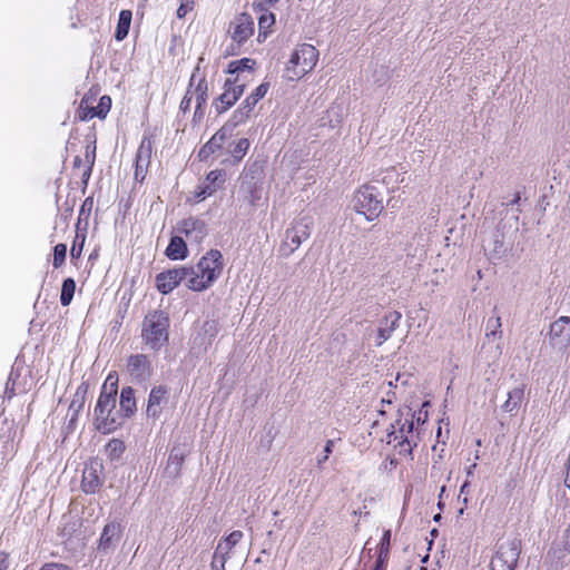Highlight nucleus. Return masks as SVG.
I'll return each instance as SVG.
<instances>
[{
	"label": "nucleus",
	"instance_id": "052dcab7",
	"mask_svg": "<svg viewBox=\"0 0 570 570\" xmlns=\"http://www.w3.org/2000/svg\"><path fill=\"white\" fill-rule=\"evenodd\" d=\"M83 163L86 164L85 158L82 159L80 156H76L73 159V167L80 168L83 165Z\"/></svg>",
	"mask_w": 570,
	"mask_h": 570
},
{
	"label": "nucleus",
	"instance_id": "ddd939ff",
	"mask_svg": "<svg viewBox=\"0 0 570 570\" xmlns=\"http://www.w3.org/2000/svg\"><path fill=\"white\" fill-rule=\"evenodd\" d=\"M178 233L195 244H200L207 236L208 229L206 223L197 217H188L183 219L177 226Z\"/></svg>",
	"mask_w": 570,
	"mask_h": 570
},
{
	"label": "nucleus",
	"instance_id": "864d4df0",
	"mask_svg": "<svg viewBox=\"0 0 570 570\" xmlns=\"http://www.w3.org/2000/svg\"><path fill=\"white\" fill-rule=\"evenodd\" d=\"M148 167L141 165H135V179L139 183L144 181Z\"/></svg>",
	"mask_w": 570,
	"mask_h": 570
},
{
	"label": "nucleus",
	"instance_id": "bb28decb",
	"mask_svg": "<svg viewBox=\"0 0 570 570\" xmlns=\"http://www.w3.org/2000/svg\"><path fill=\"white\" fill-rule=\"evenodd\" d=\"M219 333V324L216 320H207L203 323L199 332V337L202 340L200 344L205 346H210L217 334Z\"/></svg>",
	"mask_w": 570,
	"mask_h": 570
},
{
	"label": "nucleus",
	"instance_id": "412c9836",
	"mask_svg": "<svg viewBox=\"0 0 570 570\" xmlns=\"http://www.w3.org/2000/svg\"><path fill=\"white\" fill-rule=\"evenodd\" d=\"M230 135L222 127L198 151L199 160H206L210 155L220 150Z\"/></svg>",
	"mask_w": 570,
	"mask_h": 570
},
{
	"label": "nucleus",
	"instance_id": "774afa93",
	"mask_svg": "<svg viewBox=\"0 0 570 570\" xmlns=\"http://www.w3.org/2000/svg\"><path fill=\"white\" fill-rule=\"evenodd\" d=\"M440 519H441V515H440V514H436V515L434 517V520H435V521H439Z\"/></svg>",
	"mask_w": 570,
	"mask_h": 570
},
{
	"label": "nucleus",
	"instance_id": "7c9ffc66",
	"mask_svg": "<svg viewBox=\"0 0 570 570\" xmlns=\"http://www.w3.org/2000/svg\"><path fill=\"white\" fill-rule=\"evenodd\" d=\"M111 107V99L109 96H102L96 107L89 108L85 114L83 119H92L95 117L105 118Z\"/></svg>",
	"mask_w": 570,
	"mask_h": 570
},
{
	"label": "nucleus",
	"instance_id": "4be33fe9",
	"mask_svg": "<svg viewBox=\"0 0 570 570\" xmlns=\"http://www.w3.org/2000/svg\"><path fill=\"white\" fill-rule=\"evenodd\" d=\"M121 420L131 417L136 412L135 391L131 386H125L120 392L119 400Z\"/></svg>",
	"mask_w": 570,
	"mask_h": 570
},
{
	"label": "nucleus",
	"instance_id": "79ce46f5",
	"mask_svg": "<svg viewBox=\"0 0 570 570\" xmlns=\"http://www.w3.org/2000/svg\"><path fill=\"white\" fill-rule=\"evenodd\" d=\"M125 443L119 439L110 440L106 445V452L109 458L118 459L125 452Z\"/></svg>",
	"mask_w": 570,
	"mask_h": 570
},
{
	"label": "nucleus",
	"instance_id": "a19ab883",
	"mask_svg": "<svg viewBox=\"0 0 570 570\" xmlns=\"http://www.w3.org/2000/svg\"><path fill=\"white\" fill-rule=\"evenodd\" d=\"M501 326H502V324H501L500 316L489 318L488 323H487V332H485L487 338L488 340L497 338V337L500 338L502 336Z\"/></svg>",
	"mask_w": 570,
	"mask_h": 570
},
{
	"label": "nucleus",
	"instance_id": "de8ad7c7",
	"mask_svg": "<svg viewBox=\"0 0 570 570\" xmlns=\"http://www.w3.org/2000/svg\"><path fill=\"white\" fill-rule=\"evenodd\" d=\"M179 1H180V4L177 9L176 14L179 19H183L186 17V14L188 12H190L194 9L195 2H194V0H179Z\"/></svg>",
	"mask_w": 570,
	"mask_h": 570
},
{
	"label": "nucleus",
	"instance_id": "09e8293b",
	"mask_svg": "<svg viewBox=\"0 0 570 570\" xmlns=\"http://www.w3.org/2000/svg\"><path fill=\"white\" fill-rule=\"evenodd\" d=\"M390 541H391V530H385L380 543L379 554L387 556L390 553Z\"/></svg>",
	"mask_w": 570,
	"mask_h": 570
},
{
	"label": "nucleus",
	"instance_id": "bf43d9fd",
	"mask_svg": "<svg viewBox=\"0 0 570 570\" xmlns=\"http://www.w3.org/2000/svg\"><path fill=\"white\" fill-rule=\"evenodd\" d=\"M205 110L203 106H195L194 120L203 119Z\"/></svg>",
	"mask_w": 570,
	"mask_h": 570
},
{
	"label": "nucleus",
	"instance_id": "13d9d810",
	"mask_svg": "<svg viewBox=\"0 0 570 570\" xmlns=\"http://www.w3.org/2000/svg\"><path fill=\"white\" fill-rule=\"evenodd\" d=\"M9 567V557L6 552H0V570H7Z\"/></svg>",
	"mask_w": 570,
	"mask_h": 570
},
{
	"label": "nucleus",
	"instance_id": "f03ea898",
	"mask_svg": "<svg viewBox=\"0 0 570 570\" xmlns=\"http://www.w3.org/2000/svg\"><path fill=\"white\" fill-rule=\"evenodd\" d=\"M224 268L223 255L210 249L195 266L187 267L186 286L194 292H203L210 287L220 276Z\"/></svg>",
	"mask_w": 570,
	"mask_h": 570
},
{
	"label": "nucleus",
	"instance_id": "6e6552de",
	"mask_svg": "<svg viewBox=\"0 0 570 570\" xmlns=\"http://www.w3.org/2000/svg\"><path fill=\"white\" fill-rule=\"evenodd\" d=\"M520 552L521 541L517 538L500 543L491 559V570H514Z\"/></svg>",
	"mask_w": 570,
	"mask_h": 570
},
{
	"label": "nucleus",
	"instance_id": "6ab92c4d",
	"mask_svg": "<svg viewBox=\"0 0 570 570\" xmlns=\"http://www.w3.org/2000/svg\"><path fill=\"white\" fill-rule=\"evenodd\" d=\"M122 533V527L121 523L118 521H110L108 522L101 532L98 549L100 551H108L111 548L116 547L118 541L121 538Z\"/></svg>",
	"mask_w": 570,
	"mask_h": 570
},
{
	"label": "nucleus",
	"instance_id": "a211bd4d",
	"mask_svg": "<svg viewBox=\"0 0 570 570\" xmlns=\"http://www.w3.org/2000/svg\"><path fill=\"white\" fill-rule=\"evenodd\" d=\"M527 385L521 383L507 392V400L502 403V412L515 416L525 400Z\"/></svg>",
	"mask_w": 570,
	"mask_h": 570
},
{
	"label": "nucleus",
	"instance_id": "0e129e2a",
	"mask_svg": "<svg viewBox=\"0 0 570 570\" xmlns=\"http://www.w3.org/2000/svg\"><path fill=\"white\" fill-rule=\"evenodd\" d=\"M475 468H476V464H475V463L471 464V465L468 468V470H466V474H468V475H472V474H473V470H474Z\"/></svg>",
	"mask_w": 570,
	"mask_h": 570
},
{
	"label": "nucleus",
	"instance_id": "423d86ee",
	"mask_svg": "<svg viewBox=\"0 0 570 570\" xmlns=\"http://www.w3.org/2000/svg\"><path fill=\"white\" fill-rule=\"evenodd\" d=\"M353 206L367 220H373L383 210V199L374 186L364 185L354 194Z\"/></svg>",
	"mask_w": 570,
	"mask_h": 570
},
{
	"label": "nucleus",
	"instance_id": "8fccbe9b",
	"mask_svg": "<svg viewBox=\"0 0 570 570\" xmlns=\"http://www.w3.org/2000/svg\"><path fill=\"white\" fill-rule=\"evenodd\" d=\"M334 441L328 440L324 446V454L317 458V465L321 466L328 460L330 454L333 452Z\"/></svg>",
	"mask_w": 570,
	"mask_h": 570
},
{
	"label": "nucleus",
	"instance_id": "9b49d317",
	"mask_svg": "<svg viewBox=\"0 0 570 570\" xmlns=\"http://www.w3.org/2000/svg\"><path fill=\"white\" fill-rule=\"evenodd\" d=\"M156 287L161 294H169L183 281L187 283V266L164 271L156 276Z\"/></svg>",
	"mask_w": 570,
	"mask_h": 570
},
{
	"label": "nucleus",
	"instance_id": "f3484780",
	"mask_svg": "<svg viewBox=\"0 0 570 570\" xmlns=\"http://www.w3.org/2000/svg\"><path fill=\"white\" fill-rule=\"evenodd\" d=\"M402 314L397 311L389 312L379 322L376 345L386 342L399 327Z\"/></svg>",
	"mask_w": 570,
	"mask_h": 570
},
{
	"label": "nucleus",
	"instance_id": "e2e57ef3",
	"mask_svg": "<svg viewBox=\"0 0 570 570\" xmlns=\"http://www.w3.org/2000/svg\"><path fill=\"white\" fill-rule=\"evenodd\" d=\"M566 550L570 553V524H569V528L567 530Z\"/></svg>",
	"mask_w": 570,
	"mask_h": 570
},
{
	"label": "nucleus",
	"instance_id": "e433bc0d",
	"mask_svg": "<svg viewBox=\"0 0 570 570\" xmlns=\"http://www.w3.org/2000/svg\"><path fill=\"white\" fill-rule=\"evenodd\" d=\"M256 65L255 60L250 58H243L239 60L230 61L228 65V73H237L239 76L240 72L244 71H252L254 69V66Z\"/></svg>",
	"mask_w": 570,
	"mask_h": 570
},
{
	"label": "nucleus",
	"instance_id": "5701e85b",
	"mask_svg": "<svg viewBox=\"0 0 570 570\" xmlns=\"http://www.w3.org/2000/svg\"><path fill=\"white\" fill-rule=\"evenodd\" d=\"M186 456V451L179 446H174L169 453L167 465L165 468V473L171 478L176 479L181 471V466Z\"/></svg>",
	"mask_w": 570,
	"mask_h": 570
},
{
	"label": "nucleus",
	"instance_id": "37998d69",
	"mask_svg": "<svg viewBox=\"0 0 570 570\" xmlns=\"http://www.w3.org/2000/svg\"><path fill=\"white\" fill-rule=\"evenodd\" d=\"M230 558V554L225 553L224 551H219L218 548L215 549L213 560L210 562L212 570H226L225 564L227 560Z\"/></svg>",
	"mask_w": 570,
	"mask_h": 570
},
{
	"label": "nucleus",
	"instance_id": "2f4dec72",
	"mask_svg": "<svg viewBox=\"0 0 570 570\" xmlns=\"http://www.w3.org/2000/svg\"><path fill=\"white\" fill-rule=\"evenodd\" d=\"M243 537L244 533L240 530H234L227 537L223 538L216 548H218L220 552L224 551L225 553L230 554L232 550L238 542H240Z\"/></svg>",
	"mask_w": 570,
	"mask_h": 570
},
{
	"label": "nucleus",
	"instance_id": "393cba45",
	"mask_svg": "<svg viewBox=\"0 0 570 570\" xmlns=\"http://www.w3.org/2000/svg\"><path fill=\"white\" fill-rule=\"evenodd\" d=\"M244 199L252 206H257L262 199V184L252 179H245L240 186Z\"/></svg>",
	"mask_w": 570,
	"mask_h": 570
},
{
	"label": "nucleus",
	"instance_id": "473e14b6",
	"mask_svg": "<svg viewBox=\"0 0 570 570\" xmlns=\"http://www.w3.org/2000/svg\"><path fill=\"white\" fill-rule=\"evenodd\" d=\"M88 384L87 383H81L76 393H75V396H73V400L71 401L70 403V406H69V411H73V416L72 419L78 414V412L82 409L83 404H85V396L88 392Z\"/></svg>",
	"mask_w": 570,
	"mask_h": 570
},
{
	"label": "nucleus",
	"instance_id": "5fc2aeb1",
	"mask_svg": "<svg viewBox=\"0 0 570 570\" xmlns=\"http://www.w3.org/2000/svg\"><path fill=\"white\" fill-rule=\"evenodd\" d=\"M92 205H94V200L91 197H88L83 200L82 205H81V208H80V213H79V218L85 214L87 213V215L90 214L91 212V208H92Z\"/></svg>",
	"mask_w": 570,
	"mask_h": 570
},
{
	"label": "nucleus",
	"instance_id": "a18cd8bd",
	"mask_svg": "<svg viewBox=\"0 0 570 570\" xmlns=\"http://www.w3.org/2000/svg\"><path fill=\"white\" fill-rule=\"evenodd\" d=\"M275 22V17L273 13H264L259 17V20H258V27H259V33H258V38H261L262 36L264 38H266V31L265 29H268L269 27H272Z\"/></svg>",
	"mask_w": 570,
	"mask_h": 570
},
{
	"label": "nucleus",
	"instance_id": "c756f323",
	"mask_svg": "<svg viewBox=\"0 0 570 570\" xmlns=\"http://www.w3.org/2000/svg\"><path fill=\"white\" fill-rule=\"evenodd\" d=\"M131 11L130 10H121L119 13V19L115 32V38L117 41L124 40L129 32L130 23H131Z\"/></svg>",
	"mask_w": 570,
	"mask_h": 570
},
{
	"label": "nucleus",
	"instance_id": "cd10ccee",
	"mask_svg": "<svg viewBox=\"0 0 570 570\" xmlns=\"http://www.w3.org/2000/svg\"><path fill=\"white\" fill-rule=\"evenodd\" d=\"M151 154H153V142L149 138L144 137L141 139V142H140L137 154H136L135 165H141L145 167H149Z\"/></svg>",
	"mask_w": 570,
	"mask_h": 570
},
{
	"label": "nucleus",
	"instance_id": "9d476101",
	"mask_svg": "<svg viewBox=\"0 0 570 570\" xmlns=\"http://www.w3.org/2000/svg\"><path fill=\"white\" fill-rule=\"evenodd\" d=\"M245 86V80L240 76L225 81L224 92L214 101V107L218 115L225 112L239 99L244 94Z\"/></svg>",
	"mask_w": 570,
	"mask_h": 570
},
{
	"label": "nucleus",
	"instance_id": "69168bd1",
	"mask_svg": "<svg viewBox=\"0 0 570 570\" xmlns=\"http://www.w3.org/2000/svg\"><path fill=\"white\" fill-rule=\"evenodd\" d=\"M468 487H469V482H468V481H465V482L462 484V487H461V490H460V491H461V493H463L464 491H466V488H468Z\"/></svg>",
	"mask_w": 570,
	"mask_h": 570
},
{
	"label": "nucleus",
	"instance_id": "39448f33",
	"mask_svg": "<svg viewBox=\"0 0 570 570\" xmlns=\"http://www.w3.org/2000/svg\"><path fill=\"white\" fill-rule=\"evenodd\" d=\"M413 421L405 417L397 419L391 424V431L387 432V443L393 444L401 455L412 453L413 446H416V438L413 434Z\"/></svg>",
	"mask_w": 570,
	"mask_h": 570
},
{
	"label": "nucleus",
	"instance_id": "49530a36",
	"mask_svg": "<svg viewBox=\"0 0 570 570\" xmlns=\"http://www.w3.org/2000/svg\"><path fill=\"white\" fill-rule=\"evenodd\" d=\"M67 246L65 244H58L53 248V267H60L66 259Z\"/></svg>",
	"mask_w": 570,
	"mask_h": 570
},
{
	"label": "nucleus",
	"instance_id": "ea45409f",
	"mask_svg": "<svg viewBox=\"0 0 570 570\" xmlns=\"http://www.w3.org/2000/svg\"><path fill=\"white\" fill-rule=\"evenodd\" d=\"M250 142L247 138L238 139L229 150L235 163H239L247 154Z\"/></svg>",
	"mask_w": 570,
	"mask_h": 570
},
{
	"label": "nucleus",
	"instance_id": "b1692460",
	"mask_svg": "<svg viewBox=\"0 0 570 570\" xmlns=\"http://www.w3.org/2000/svg\"><path fill=\"white\" fill-rule=\"evenodd\" d=\"M165 255L171 261L185 259L188 255V248L183 237L173 236L165 250Z\"/></svg>",
	"mask_w": 570,
	"mask_h": 570
},
{
	"label": "nucleus",
	"instance_id": "c9c22d12",
	"mask_svg": "<svg viewBox=\"0 0 570 570\" xmlns=\"http://www.w3.org/2000/svg\"><path fill=\"white\" fill-rule=\"evenodd\" d=\"M76 291V282L73 278L68 277L62 282L61 293H60V303L62 306H68L75 295Z\"/></svg>",
	"mask_w": 570,
	"mask_h": 570
},
{
	"label": "nucleus",
	"instance_id": "4d7b16f0",
	"mask_svg": "<svg viewBox=\"0 0 570 570\" xmlns=\"http://www.w3.org/2000/svg\"><path fill=\"white\" fill-rule=\"evenodd\" d=\"M39 570H70L68 566L62 563H46Z\"/></svg>",
	"mask_w": 570,
	"mask_h": 570
},
{
	"label": "nucleus",
	"instance_id": "a878e982",
	"mask_svg": "<svg viewBox=\"0 0 570 570\" xmlns=\"http://www.w3.org/2000/svg\"><path fill=\"white\" fill-rule=\"evenodd\" d=\"M252 112V110L240 104V106L233 112L232 117L225 122L223 128L232 136L233 131L238 126L245 124L248 120Z\"/></svg>",
	"mask_w": 570,
	"mask_h": 570
},
{
	"label": "nucleus",
	"instance_id": "c85d7f7f",
	"mask_svg": "<svg viewBox=\"0 0 570 570\" xmlns=\"http://www.w3.org/2000/svg\"><path fill=\"white\" fill-rule=\"evenodd\" d=\"M405 173H401L395 167L387 168L382 176V183L386 186L387 189L394 190L399 188L400 184L404 181Z\"/></svg>",
	"mask_w": 570,
	"mask_h": 570
},
{
	"label": "nucleus",
	"instance_id": "2eb2a0df",
	"mask_svg": "<svg viewBox=\"0 0 570 570\" xmlns=\"http://www.w3.org/2000/svg\"><path fill=\"white\" fill-rule=\"evenodd\" d=\"M168 403V387L165 385L154 386L148 396L146 415L149 419L158 420L163 407Z\"/></svg>",
	"mask_w": 570,
	"mask_h": 570
},
{
	"label": "nucleus",
	"instance_id": "3c124183",
	"mask_svg": "<svg viewBox=\"0 0 570 570\" xmlns=\"http://www.w3.org/2000/svg\"><path fill=\"white\" fill-rule=\"evenodd\" d=\"M16 376V371L12 370L6 384V394H8L9 397H11L14 394Z\"/></svg>",
	"mask_w": 570,
	"mask_h": 570
},
{
	"label": "nucleus",
	"instance_id": "6e6d98bb",
	"mask_svg": "<svg viewBox=\"0 0 570 570\" xmlns=\"http://www.w3.org/2000/svg\"><path fill=\"white\" fill-rule=\"evenodd\" d=\"M389 557L379 554L373 570H386Z\"/></svg>",
	"mask_w": 570,
	"mask_h": 570
},
{
	"label": "nucleus",
	"instance_id": "72a5a7b5",
	"mask_svg": "<svg viewBox=\"0 0 570 570\" xmlns=\"http://www.w3.org/2000/svg\"><path fill=\"white\" fill-rule=\"evenodd\" d=\"M268 88L267 82L261 83L242 104L253 111L256 104L265 97Z\"/></svg>",
	"mask_w": 570,
	"mask_h": 570
},
{
	"label": "nucleus",
	"instance_id": "f704fd0d",
	"mask_svg": "<svg viewBox=\"0 0 570 570\" xmlns=\"http://www.w3.org/2000/svg\"><path fill=\"white\" fill-rule=\"evenodd\" d=\"M86 235H87L86 228L80 229L79 223H78L76 236H75L71 249H70L71 258H79L81 256V253H82V249L85 246V242H86Z\"/></svg>",
	"mask_w": 570,
	"mask_h": 570
},
{
	"label": "nucleus",
	"instance_id": "58836bf2",
	"mask_svg": "<svg viewBox=\"0 0 570 570\" xmlns=\"http://www.w3.org/2000/svg\"><path fill=\"white\" fill-rule=\"evenodd\" d=\"M95 158H96V146L91 147L90 145H87L86 150H85L86 167L81 175L82 183L85 185H87V183L91 176L92 167L95 164Z\"/></svg>",
	"mask_w": 570,
	"mask_h": 570
},
{
	"label": "nucleus",
	"instance_id": "1a4fd4ad",
	"mask_svg": "<svg viewBox=\"0 0 570 570\" xmlns=\"http://www.w3.org/2000/svg\"><path fill=\"white\" fill-rule=\"evenodd\" d=\"M546 338L556 352L568 353L570 351V316H560L552 322Z\"/></svg>",
	"mask_w": 570,
	"mask_h": 570
},
{
	"label": "nucleus",
	"instance_id": "4c0bfd02",
	"mask_svg": "<svg viewBox=\"0 0 570 570\" xmlns=\"http://www.w3.org/2000/svg\"><path fill=\"white\" fill-rule=\"evenodd\" d=\"M208 85L205 78H199L197 80L196 87L194 90H191V94L194 95V99L196 102V106H205L208 98Z\"/></svg>",
	"mask_w": 570,
	"mask_h": 570
},
{
	"label": "nucleus",
	"instance_id": "7ed1b4c3",
	"mask_svg": "<svg viewBox=\"0 0 570 570\" xmlns=\"http://www.w3.org/2000/svg\"><path fill=\"white\" fill-rule=\"evenodd\" d=\"M170 320L168 314L161 309L149 312L141 325V338L153 351H159L169 338Z\"/></svg>",
	"mask_w": 570,
	"mask_h": 570
},
{
	"label": "nucleus",
	"instance_id": "f257e3e1",
	"mask_svg": "<svg viewBox=\"0 0 570 570\" xmlns=\"http://www.w3.org/2000/svg\"><path fill=\"white\" fill-rule=\"evenodd\" d=\"M117 391L118 377L116 373H109L94 410V423L100 433H112L122 425L120 413L116 411Z\"/></svg>",
	"mask_w": 570,
	"mask_h": 570
},
{
	"label": "nucleus",
	"instance_id": "f8f14e48",
	"mask_svg": "<svg viewBox=\"0 0 570 570\" xmlns=\"http://www.w3.org/2000/svg\"><path fill=\"white\" fill-rule=\"evenodd\" d=\"M228 33L234 42L243 45L254 33V21L248 13H240L229 23Z\"/></svg>",
	"mask_w": 570,
	"mask_h": 570
},
{
	"label": "nucleus",
	"instance_id": "338daca9",
	"mask_svg": "<svg viewBox=\"0 0 570 570\" xmlns=\"http://www.w3.org/2000/svg\"><path fill=\"white\" fill-rule=\"evenodd\" d=\"M263 1L267 4H274V3L278 2L279 0H263Z\"/></svg>",
	"mask_w": 570,
	"mask_h": 570
},
{
	"label": "nucleus",
	"instance_id": "680f3d73",
	"mask_svg": "<svg viewBox=\"0 0 570 570\" xmlns=\"http://www.w3.org/2000/svg\"><path fill=\"white\" fill-rule=\"evenodd\" d=\"M520 200H521L520 193H515L513 198L511 199V202L508 205L514 206V205L519 204Z\"/></svg>",
	"mask_w": 570,
	"mask_h": 570
},
{
	"label": "nucleus",
	"instance_id": "603ef678",
	"mask_svg": "<svg viewBox=\"0 0 570 570\" xmlns=\"http://www.w3.org/2000/svg\"><path fill=\"white\" fill-rule=\"evenodd\" d=\"M430 403L429 402H424L423 405H422V409L417 412V413H410L411 410L407 411L406 415L407 416H411V419L413 420L414 417H416V421L417 422H424L428 417V412L426 411H423V409L425 406H428Z\"/></svg>",
	"mask_w": 570,
	"mask_h": 570
},
{
	"label": "nucleus",
	"instance_id": "dca6fc26",
	"mask_svg": "<svg viewBox=\"0 0 570 570\" xmlns=\"http://www.w3.org/2000/svg\"><path fill=\"white\" fill-rule=\"evenodd\" d=\"M225 171L220 169L209 171L205 180L197 186L195 197L204 200L215 194L225 183Z\"/></svg>",
	"mask_w": 570,
	"mask_h": 570
},
{
	"label": "nucleus",
	"instance_id": "aec40b11",
	"mask_svg": "<svg viewBox=\"0 0 570 570\" xmlns=\"http://www.w3.org/2000/svg\"><path fill=\"white\" fill-rule=\"evenodd\" d=\"M100 471L101 465L98 462L86 464L81 481V488L86 493H95L101 487Z\"/></svg>",
	"mask_w": 570,
	"mask_h": 570
},
{
	"label": "nucleus",
	"instance_id": "4468645a",
	"mask_svg": "<svg viewBox=\"0 0 570 570\" xmlns=\"http://www.w3.org/2000/svg\"><path fill=\"white\" fill-rule=\"evenodd\" d=\"M127 372L136 382H145L151 374V363L145 354H134L127 360Z\"/></svg>",
	"mask_w": 570,
	"mask_h": 570
},
{
	"label": "nucleus",
	"instance_id": "c03bdc74",
	"mask_svg": "<svg viewBox=\"0 0 570 570\" xmlns=\"http://www.w3.org/2000/svg\"><path fill=\"white\" fill-rule=\"evenodd\" d=\"M196 79H197L196 75L193 73L191 77H190V81H189V88L187 89V91H186V94H185V96L181 99L180 105H179V109L183 112H186L187 110H189L191 101L194 100V95L191 94V88L195 85Z\"/></svg>",
	"mask_w": 570,
	"mask_h": 570
},
{
	"label": "nucleus",
	"instance_id": "20e7f679",
	"mask_svg": "<svg viewBox=\"0 0 570 570\" xmlns=\"http://www.w3.org/2000/svg\"><path fill=\"white\" fill-rule=\"evenodd\" d=\"M318 56V50L313 45H298L286 63L285 78L289 81L301 79L315 68Z\"/></svg>",
	"mask_w": 570,
	"mask_h": 570
},
{
	"label": "nucleus",
	"instance_id": "0eeeda50",
	"mask_svg": "<svg viewBox=\"0 0 570 570\" xmlns=\"http://www.w3.org/2000/svg\"><path fill=\"white\" fill-rule=\"evenodd\" d=\"M312 223L308 217L294 220L286 229L278 253L282 257L291 256L304 240L308 239L312 230Z\"/></svg>",
	"mask_w": 570,
	"mask_h": 570
}]
</instances>
